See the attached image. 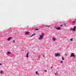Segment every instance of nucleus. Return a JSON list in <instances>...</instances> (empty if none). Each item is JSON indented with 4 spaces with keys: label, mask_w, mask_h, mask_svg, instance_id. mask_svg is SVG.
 Masks as SVG:
<instances>
[{
    "label": "nucleus",
    "mask_w": 76,
    "mask_h": 76,
    "mask_svg": "<svg viewBox=\"0 0 76 76\" xmlns=\"http://www.w3.org/2000/svg\"><path fill=\"white\" fill-rule=\"evenodd\" d=\"M55 57H59V56H60V54L59 53H56L55 54Z\"/></svg>",
    "instance_id": "nucleus-3"
},
{
    "label": "nucleus",
    "mask_w": 76,
    "mask_h": 76,
    "mask_svg": "<svg viewBox=\"0 0 76 76\" xmlns=\"http://www.w3.org/2000/svg\"><path fill=\"white\" fill-rule=\"evenodd\" d=\"M64 26H66V24L65 23L64 24Z\"/></svg>",
    "instance_id": "nucleus-19"
},
{
    "label": "nucleus",
    "mask_w": 76,
    "mask_h": 76,
    "mask_svg": "<svg viewBox=\"0 0 76 76\" xmlns=\"http://www.w3.org/2000/svg\"><path fill=\"white\" fill-rule=\"evenodd\" d=\"M60 26H62V25H61Z\"/></svg>",
    "instance_id": "nucleus-25"
},
{
    "label": "nucleus",
    "mask_w": 76,
    "mask_h": 76,
    "mask_svg": "<svg viewBox=\"0 0 76 76\" xmlns=\"http://www.w3.org/2000/svg\"><path fill=\"white\" fill-rule=\"evenodd\" d=\"M36 74H38V72H36Z\"/></svg>",
    "instance_id": "nucleus-18"
},
{
    "label": "nucleus",
    "mask_w": 76,
    "mask_h": 76,
    "mask_svg": "<svg viewBox=\"0 0 76 76\" xmlns=\"http://www.w3.org/2000/svg\"><path fill=\"white\" fill-rule=\"evenodd\" d=\"M44 34H42V35H40L39 36V39H42V38H43V37H44Z\"/></svg>",
    "instance_id": "nucleus-1"
},
{
    "label": "nucleus",
    "mask_w": 76,
    "mask_h": 76,
    "mask_svg": "<svg viewBox=\"0 0 76 76\" xmlns=\"http://www.w3.org/2000/svg\"><path fill=\"white\" fill-rule=\"evenodd\" d=\"M63 62L62 61H61L60 62V63H63Z\"/></svg>",
    "instance_id": "nucleus-16"
},
{
    "label": "nucleus",
    "mask_w": 76,
    "mask_h": 76,
    "mask_svg": "<svg viewBox=\"0 0 76 76\" xmlns=\"http://www.w3.org/2000/svg\"><path fill=\"white\" fill-rule=\"evenodd\" d=\"M35 35V34H33L32 35H31V36L30 37H33V36Z\"/></svg>",
    "instance_id": "nucleus-10"
},
{
    "label": "nucleus",
    "mask_w": 76,
    "mask_h": 76,
    "mask_svg": "<svg viewBox=\"0 0 76 76\" xmlns=\"http://www.w3.org/2000/svg\"><path fill=\"white\" fill-rule=\"evenodd\" d=\"M29 34V32H26L25 33V35H28V34Z\"/></svg>",
    "instance_id": "nucleus-6"
},
{
    "label": "nucleus",
    "mask_w": 76,
    "mask_h": 76,
    "mask_svg": "<svg viewBox=\"0 0 76 76\" xmlns=\"http://www.w3.org/2000/svg\"><path fill=\"white\" fill-rule=\"evenodd\" d=\"M38 30H39V29L36 28L35 29L34 31H35L36 30L38 31Z\"/></svg>",
    "instance_id": "nucleus-11"
},
{
    "label": "nucleus",
    "mask_w": 76,
    "mask_h": 76,
    "mask_svg": "<svg viewBox=\"0 0 76 76\" xmlns=\"http://www.w3.org/2000/svg\"><path fill=\"white\" fill-rule=\"evenodd\" d=\"M71 57H75V54H74V53H72L71 54Z\"/></svg>",
    "instance_id": "nucleus-4"
},
{
    "label": "nucleus",
    "mask_w": 76,
    "mask_h": 76,
    "mask_svg": "<svg viewBox=\"0 0 76 76\" xmlns=\"http://www.w3.org/2000/svg\"><path fill=\"white\" fill-rule=\"evenodd\" d=\"M44 71L45 72H47V71L46 70H44Z\"/></svg>",
    "instance_id": "nucleus-21"
},
{
    "label": "nucleus",
    "mask_w": 76,
    "mask_h": 76,
    "mask_svg": "<svg viewBox=\"0 0 76 76\" xmlns=\"http://www.w3.org/2000/svg\"><path fill=\"white\" fill-rule=\"evenodd\" d=\"M15 42V40H14L13 41V42Z\"/></svg>",
    "instance_id": "nucleus-17"
},
{
    "label": "nucleus",
    "mask_w": 76,
    "mask_h": 76,
    "mask_svg": "<svg viewBox=\"0 0 76 76\" xmlns=\"http://www.w3.org/2000/svg\"><path fill=\"white\" fill-rule=\"evenodd\" d=\"M72 23H75V21H73Z\"/></svg>",
    "instance_id": "nucleus-20"
},
{
    "label": "nucleus",
    "mask_w": 76,
    "mask_h": 76,
    "mask_svg": "<svg viewBox=\"0 0 76 76\" xmlns=\"http://www.w3.org/2000/svg\"><path fill=\"white\" fill-rule=\"evenodd\" d=\"M56 39L55 37L53 38V41H56Z\"/></svg>",
    "instance_id": "nucleus-8"
},
{
    "label": "nucleus",
    "mask_w": 76,
    "mask_h": 76,
    "mask_svg": "<svg viewBox=\"0 0 76 76\" xmlns=\"http://www.w3.org/2000/svg\"><path fill=\"white\" fill-rule=\"evenodd\" d=\"M7 54H10V52H7Z\"/></svg>",
    "instance_id": "nucleus-15"
},
{
    "label": "nucleus",
    "mask_w": 76,
    "mask_h": 76,
    "mask_svg": "<svg viewBox=\"0 0 76 76\" xmlns=\"http://www.w3.org/2000/svg\"><path fill=\"white\" fill-rule=\"evenodd\" d=\"M71 41H73V38H71L70 39Z\"/></svg>",
    "instance_id": "nucleus-14"
},
{
    "label": "nucleus",
    "mask_w": 76,
    "mask_h": 76,
    "mask_svg": "<svg viewBox=\"0 0 76 76\" xmlns=\"http://www.w3.org/2000/svg\"><path fill=\"white\" fill-rule=\"evenodd\" d=\"M0 73H1V74H2V73H3V71H1L0 72Z\"/></svg>",
    "instance_id": "nucleus-13"
},
{
    "label": "nucleus",
    "mask_w": 76,
    "mask_h": 76,
    "mask_svg": "<svg viewBox=\"0 0 76 76\" xmlns=\"http://www.w3.org/2000/svg\"><path fill=\"white\" fill-rule=\"evenodd\" d=\"M56 29H57V30H60L61 29V28L59 27H57V28H56Z\"/></svg>",
    "instance_id": "nucleus-7"
},
{
    "label": "nucleus",
    "mask_w": 76,
    "mask_h": 76,
    "mask_svg": "<svg viewBox=\"0 0 76 76\" xmlns=\"http://www.w3.org/2000/svg\"><path fill=\"white\" fill-rule=\"evenodd\" d=\"M29 55V53H27L26 55V57L27 58H28V55Z\"/></svg>",
    "instance_id": "nucleus-9"
},
{
    "label": "nucleus",
    "mask_w": 76,
    "mask_h": 76,
    "mask_svg": "<svg viewBox=\"0 0 76 76\" xmlns=\"http://www.w3.org/2000/svg\"><path fill=\"white\" fill-rule=\"evenodd\" d=\"M46 26V27H47V26Z\"/></svg>",
    "instance_id": "nucleus-24"
},
{
    "label": "nucleus",
    "mask_w": 76,
    "mask_h": 76,
    "mask_svg": "<svg viewBox=\"0 0 76 76\" xmlns=\"http://www.w3.org/2000/svg\"><path fill=\"white\" fill-rule=\"evenodd\" d=\"M76 26H74V28H71V30H72L73 31H76Z\"/></svg>",
    "instance_id": "nucleus-2"
},
{
    "label": "nucleus",
    "mask_w": 76,
    "mask_h": 76,
    "mask_svg": "<svg viewBox=\"0 0 76 76\" xmlns=\"http://www.w3.org/2000/svg\"><path fill=\"white\" fill-rule=\"evenodd\" d=\"M62 60L63 61H64V57H62Z\"/></svg>",
    "instance_id": "nucleus-12"
},
{
    "label": "nucleus",
    "mask_w": 76,
    "mask_h": 76,
    "mask_svg": "<svg viewBox=\"0 0 76 76\" xmlns=\"http://www.w3.org/2000/svg\"><path fill=\"white\" fill-rule=\"evenodd\" d=\"M12 38V37H10L9 38H8V39H7V41H10V39H11Z\"/></svg>",
    "instance_id": "nucleus-5"
},
{
    "label": "nucleus",
    "mask_w": 76,
    "mask_h": 76,
    "mask_svg": "<svg viewBox=\"0 0 76 76\" xmlns=\"http://www.w3.org/2000/svg\"><path fill=\"white\" fill-rule=\"evenodd\" d=\"M1 65H2V64H0V66H1Z\"/></svg>",
    "instance_id": "nucleus-22"
},
{
    "label": "nucleus",
    "mask_w": 76,
    "mask_h": 76,
    "mask_svg": "<svg viewBox=\"0 0 76 76\" xmlns=\"http://www.w3.org/2000/svg\"><path fill=\"white\" fill-rule=\"evenodd\" d=\"M51 69H53V66H52V67H51Z\"/></svg>",
    "instance_id": "nucleus-23"
}]
</instances>
